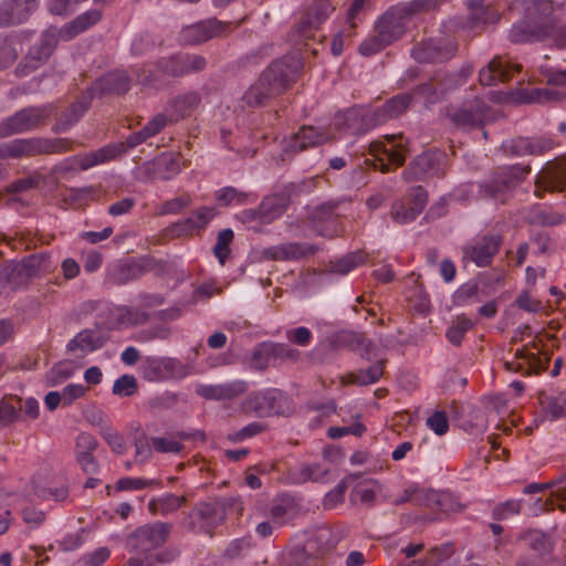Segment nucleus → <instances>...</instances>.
Here are the masks:
<instances>
[{"instance_id": "nucleus-1", "label": "nucleus", "mask_w": 566, "mask_h": 566, "mask_svg": "<svg viewBox=\"0 0 566 566\" xmlns=\"http://www.w3.org/2000/svg\"><path fill=\"white\" fill-rule=\"evenodd\" d=\"M300 63L292 57L272 62L243 94L247 107H261L268 101L283 94L296 81Z\"/></svg>"}, {"instance_id": "nucleus-2", "label": "nucleus", "mask_w": 566, "mask_h": 566, "mask_svg": "<svg viewBox=\"0 0 566 566\" xmlns=\"http://www.w3.org/2000/svg\"><path fill=\"white\" fill-rule=\"evenodd\" d=\"M525 6L524 19L512 25L509 40L515 44L539 42L548 39L556 29L553 3L548 0H518Z\"/></svg>"}, {"instance_id": "nucleus-3", "label": "nucleus", "mask_w": 566, "mask_h": 566, "mask_svg": "<svg viewBox=\"0 0 566 566\" xmlns=\"http://www.w3.org/2000/svg\"><path fill=\"white\" fill-rule=\"evenodd\" d=\"M409 19L400 4L389 8L376 22L374 34L365 39L358 52L371 56L401 39L407 31Z\"/></svg>"}, {"instance_id": "nucleus-4", "label": "nucleus", "mask_w": 566, "mask_h": 566, "mask_svg": "<svg viewBox=\"0 0 566 566\" xmlns=\"http://www.w3.org/2000/svg\"><path fill=\"white\" fill-rule=\"evenodd\" d=\"M208 65L207 59L201 54L195 53H175L157 60L147 71L144 82L159 87L161 78L167 77H185L197 74L206 70Z\"/></svg>"}, {"instance_id": "nucleus-5", "label": "nucleus", "mask_w": 566, "mask_h": 566, "mask_svg": "<svg viewBox=\"0 0 566 566\" xmlns=\"http://www.w3.org/2000/svg\"><path fill=\"white\" fill-rule=\"evenodd\" d=\"M530 171L531 167L528 165L521 164L497 167L478 184V195L481 199H492L504 203L512 191L524 181Z\"/></svg>"}, {"instance_id": "nucleus-6", "label": "nucleus", "mask_w": 566, "mask_h": 566, "mask_svg": "<svg viewBox=\"0 0 566 566\" xmlns=\"http://www.w3.org/2000/svg\"><path fill=\"white\" fill-rule=\"evenodd\" d=\"M241 411L247 416L269 418L289 416L293 411L289 395L277 388H266L251 391L240 403Z\"/></svg>"}, {"instance_id": "nucleus-7", "label": "nucleus", "mask_w": 566, "mask_h": 566, "mask_svg": "<svg viewBox=\"0 0 566 566\" xmlns=\"http://www.w3.org/2000/svg\"><path fill=\"white\" fill-rule=\"evenodd\" d=\"M72 149L73 143L66 138H18L0 145V159L63 154Z\"/></svg>"}, {"instance_id": "nucleus-8", "label": "nucleus", "mask_w": 566, "mask_h": 566, "mask_svg": "<svg viewBox=\"0 0 566 566\" xmlns=\"http://www.w3.org/2000/svg\"><path fill=\"white\" fill-rule=\"evenodd\" d=\"M229 505L230 501L223 497L195 504L186 517L187 530L212 537L216 528L224 523Z\"/></svg>"}, {"instance_id": "nucleus-9", "label": "nucleus", "mask_w": 566, "mask_h": 566, "mask_svg": "<svg viewBox=\"0 0 566 566\" xmlns=\"http://www.w3.org/2000/svg\"><path fill=\"white\" fill-rule=\"evenodd\" d=\"M54 111L53 104L28 106L17 111L0 122V139L46 126Z\"/></svg>"}, {"instance_id": "nucleus-10", "label": "nucleus", "mask_w": 566, "mask_h": 566, "mask_svg": "<svg viewBox=\"0 0 566 566\" xmlns=\"http://www.w3.org/2000/svg\"><path fill=\"white\" fill-rule=\"evenodd\" d=\"M336 545L332 531L325 527L316 530L303 544L292 546L287 560L294 566H318L321 559Z\"/></svg>"}, {"instance_id": "nucleus-11", "label": "nucleus", "mask_w": 566, "mask_h": 566, "mask_svg": "<svg viewBox=\"0 0 566 566\" xmlns=\"http://www.w3.org/2000/svg\"><path fill=\"white\" fill-rule=\"evenodd\" d=\"M171 523L154 522L137 527L126 539V548L130 554L153 556V552L161 547L169 538Z\"/></svg>"}, {"instance_id": "nucleus-12", "label": "nucleus", "mask_w": 566, "mask_h": 566, "mask_svg": "<svg viewBox=\"0 0 566 566\" xmlns=\"http://www.w3.org/2000/svg\"><path fill=\"white\" fill-rule=\"evenodd\" d=\"M301 359L298 349L284 343L263 342L255 346L251 355V366L255 370L295 364Z\"/></svg>"}, {"instance_id": "nucleus-13", "label": "nucleus", "mask_w": 566, "mask_h": 566, "mask_svg": "<svg viewBox=\"0 0 566 566\" xmlns=\"http://www.w3.org/2000/svg\"><path fill=\"white\" fill-rule=\"evenodd\" d=\"M448 165V156L443 150L431 148L418 155L403 170V178L411 182L428 177H443Z\"/></svg>"}, {"instance_id": "nucleus-14", "label": "nucleus", "mask_w": 566, "mask_h": 566, "mask_svg": "<svg viewBox=\"0 0 566 566\" xmlns=\"http://www.w3.org/2000/svg\"><path fill=\"white\" fill-rule=\"evenodd\" d=\"M385 138L392 143L388 148L382 142L375 140L369 144V154L375 157L374 160L365 159L364 164L373 169H379L386 174L390 171V165L400 167L406 161L405 145L395 143L397 138L402 139V135H386Z\"/></svg>"}, {"instance_id": "nucleus-15", "label": "nucleus", "mask_w": 566, "mask_h": 566, "mask_svg": "<svg viewBox=\"0 0 566 566\" xmlns=\"http://www.w3.org/2000/svg\"><path fill=\"white\" fill-rule=\"evenodd\" d=\"M60 40H62V35L57 27L51 25L45 29L41 34L40 42L29 49L23 63L18 65L17 72L19 74H28L46 63L55 51Z\"/></svg>"}, {"instance_id": "nucleus-16", "label": "nucleus", "mask_w": 566, "mask_h": 566, "mask_svg": "<svg viewBox=\"0 0 566 566\" xmlns=\"http://www.w3.org/2000/svg\"><path fill=\"white\" fill-rule=\"evenodd\" d=\"M503 244L499 233H486L462 247V262H472L479 268L490 266Z\"/></svg>"}, {"instance_id": "nucleus-17", "label": "nucleus", "mask_w": 566, "mask_h": 566, "mask_svg": "<svg viewBox=\"0 0 566 566\" xmlns=\"http://www.w3.org/2000/svg\"><path fill=\"white\" fill-rule=\"evenodd\" d=\"M334 126L339 132L360 136L379 126V124L374 109L354 106L337 114L334 118Z\"/></svg>"}, {"instance_id": "nucleus-18", "label": "nucleus", "mask_w": 566, "mask_h": 566, "mask_svg": "<svg viewBox=\"0 0 566 566\" xmlns=\"http://www.w3.org/2000/svg\"><path fill=\"white\" fill-rule=\"evenodd\" d=\"M231 31L232 22L210 18L184 27L180 31V41L186 45H198L213 38L227 35Z\"/></svg>"}, {"instance_id": "nucleus-19", "label": "nucleus", "mask_w": 566, "mask_h": 566, "mask_svg": "<svg viewBox=\"0 0 566 566\" xmlns=\"http://www.w3.org/2000/svg\"><path fill=\"white\" fill-rule=\"evenodd\" d=\"M329 138V134L325 128L304 125L289 140H285L280 160L282 163L291 160L295 154L310 147L322 145L328 142Z\"/></svg>"}, {"instance_id": "nucleus-20", "label": "nucleus", "mask_w": 566, "mask_h": 566, "mask_svg": "<svg viewBox=\"0 0 566 566\" xmlns=\"http://www.w3.org/2000/svg\"><path fill=\"white\" fill-rule=\"evenodd\" d=\"M457 50L458 45L451 39H428L413 45L411 56L419 63H442L449 61Z\"/></svg>"}, {"instance_id": "nucleus-21", "label": "nucleus", "mask_w": 566, "mask_h": 566, "mask_svg": "<svg viewBox=\"0 0 566 566\" xmlns=\"http://www.w3.org/2000/svg\"><path fill=\"white\" fill-rule=\"evenodd\" d=\"M428 193L421 186L410 189L407 196L391 205L390 216L399 224L413 221L424 209Z\"/></svg>"}, {"instance_id": "nucleus-22", "label": "nucleus", "mask_w": 566, "mask_h": 566, "mask_svg": "<svg viewBox=\"0 0 566 566\" xmlns=\"http://www.w3.org/2000/svg\"><path fill=\"white\" fill-rule=\"evenodd\" d=\"M491 108L481 98L463 103L448 114L450 120L459 128L483 126L490 119Z\"/></svg>"}, {"instance_id": "nucleus-23", "label": "nucleus", "mask_w": 566, "mask_h": 566, "mask_svg": "<svg viewBox=\"0 0 566 566\" xmlns=\"http://www.w3.org/2000/svg\"><path fill=\"white\" fill-rule=\"evenodd\" d=\"M335 10L333 0H315L308 6L300 22L294 28V33L300 39H312L319 25Z\"/></svg>"}, {"instance_id": "nucleus-24", "label": "nucleus", "mask_w": 566, "mask_h": 566, "mask_svg": "<svg viewBox=\"0 0 566 566\" xmlns=\"http://www.w3.org/2000/svg\"><path fill=\"white\" fill-rule=\"evenodd\" d=\"M338 202H325L315 208L310 216V227L316 234L324 238H334L342 232Z\"/></svg>"}, {"instance_id": "nucleus-25", "label": "nucleus", "mask_w": 566, "mask_h": 566, "mask_svg": "<svg viewBox=\"0 0 566 566\" xmlns=\"http://www.w3.org/2000/svg\"><path fill=\"white\" fill-rule=\"evenodd\" d=\"M521 71L520 63L512 62L504 55H495L488 65L480 70L479 82L483 86H494L510 81L515 73Z\"/></svg>"}, {"instance_id": "nucleus-26", "label": "nucleus", "mask_w": 566, "mask_h": 566, "mask_svg": "<svg viewBox=\"0 0 566 566\" xmlns=\"http://www.w3.org/2000/svg\"><path fill=\"white\" fill-rule=\"evenodd\" d=\"M536 186L545 191L566 190V154L545 165L536 178Z\"/></svg>"}, {"instance_id": "nucleus-27", "label": "nucleus", "mask_w": 566, "mask_h": 566, "mask_svg": "<svg viewBox=\"0 0 566 566\" xmlns=\"http://www.w3.org/2000/svg\"><path fill=\"white\" fill-rule=\"evenodd\" d=\"M146 271L136 261L116 260L107 265L104 283L111 286L125 285L140 279Z\"/></svg>"}, {"instance_id": "nucleus-28", "label": "nucleus", "mask_w": 566, "mask_h": 566, "mask_svg": "<svg viewBox=\"0 0 566 566\" xmlns=\"http://www.w3.org/2000/svg\"><path fill=\"white\" fill-rule=\"evenodd\" d=\"M300 186L289 184L280 192L268 195L262 198L260 207L268 224L279 219L287 209L291 196L296 195Z\"/></svg>"}, {"instance_id": "nucleus-29", "label": "nucleus", "mask_w": 566, "mask_h": 566, "mask_svg": "<svg viewBox=\"0 0 566 566\" xmlns=\"http://www.w3.org/2000/svg\"><path fill=\"white\" fill-rule=\"evenodd\" d=\"M248 389V381L235 379L214 385H200L197 387L196 394L207 400H233L244 395Z\"/></svg>"}, {"instance_id": "nucleus-30", "label": "nucleus", "mask_w": 566, "mask_h": 566, "mask_svg": "<svg viewBox=\"0 0 566 566\" xmlns=\"http://www.w3.org/2000/svg\"><path fill=\"white\" fill-rule=\"evenodd\" d=\"M38 8V0H3L0 4V27L25 22Z\"/></svg>"}, {"instance_id": "nucleus-31", "label": "nucleus", "mask_w": 566, "mask_h": 566, "mask_svg": "<svg viewBox=\"0 0 566 566\" xmlns=\"http://www.w3.org/2000/svg\"><path fill=\"white\" fill-rule=\"evenodd\" d=\"M549 87L534 88L530 93V101L537 103L560 102L566 93L553 86H566V70H547L544 73Z\"/></svg>"}, {"instance_id": "nucleus-32", "label": "nucleus", "mask_w": 566, "mask_h": 566, "mask_svg": "<svg viewBox=\"0 0 566 566\" xmlns=\"http://www.w3.org/2000/svg\"><path fill=\"white\" fill-rule=\"evenodd\" d=\"M130 88V77L125 71H113L97 78L92 86L86 90L94 96L111 94H125Z\"/></svg>"}, {"instance_id": "nucleus-33", "label": "nucleus", "mask_w": 566, "mask_h": 566, "mask_svg": "<svg viewBox=\"0 0 566 566\" xmlns=\"http://www.w3.org/2000/svg\"><path fill=\"white\" fill-rule=\"evenodd\" d=\"M92 99L93 94L85 91L67 109L60 114L52 126V132L60 134L69 130L88 111Z\"/></svg>"}, {"instance_id": "nucleus-34", "label": "nucleus", "mask_w": 566, "mask_h": 566, "mask_svg": "<svg viewBox=\"0 0 566 566\" xmlns=\"http://www.w3.org/2000/svg\"><path fill=\"white\" fill-rule=\"evenodd\" d=\"M201 95L197 91H188L172 97L166 111L171 122L189 117L201 104Z\"/></svg>"}, {"instance_id": "nucleus-35", "label": "nucleus", "mask_w": 566, "mask_h": 566, "mask_svg": "<svg viewBox=\"0 0 566 566\" xmlns=\"http://www.w3.org/2000/svg\"><path fill=\"white\" fill-rule=\"evenodd\" d=\"M467 7L469 14L465 25L469 29H476L500 20V14L491 7V0H468Z\"/></svg>"}, {"instance_id": "nucleus-36", "label": "nucleus", "mask_w": 566, "mask_h": 566, "mask_svg": "<svg viewBox=\"0 0 566 566\" xmlns=\"http://www.w3.org/2000/svg\"><path fill=\"white\" fill-rule=\"evenodd\" d=\"M318 248L314 244L286 242L265 250V255L275 261L300 260L306 255H313Z\"/></svg>"}, {"instance_id": "nucleus-37", "label": "nucleus", "mask_w": 566, "mask_h": 566, "mask_svg": "<svg viewBox=\"0 0 566 566\" xmlns=\"http://www.w3.org/2000/svg\"><path fill=\"white\" fill-rule=\"evenodd\" d=\"M335 348H348L358 353L363 358L369 359V355L375 347L374 343L365 334L343 331L333 336Z\"/></svg>"}, {"instance_id": "nucleus-38", "label": "nucleus", "mask_w": 566, "mask_h": 566, "mask_svg": "<svg viewBox=\"0 0 566 566\" xmlns=\"http://www.w3.org/2000/svg\"><path fill=\"white\" fill-rule=\"evenodd\" d=\"M411 102V94L401 93L387 99L381 106L374 108L378 124L382 125L388 120L398 118L409 108Z\"/></svg>"}, {"instance_id": "nucleus-39", "label": "nucleus", "mask_w": 566, "mask_h": 566, "mask_svg": "<svg viewBox=\"0 0 566 566\" xmlns=\"http://www.w3.org/2000/svg\"><path fill=\"white\" fill-rule=\"evenodd\" d=\"M181 364L172 358L146 357L142 364L143 377L149 381L166 379L172 376L176 367Z\"/></svg>"}, {"instance_id": "nucleus-40", "label": "nucleus", "mask_w": 566, "mask_h": 566, "mask_svg": "<svg viewBox=\"0 0 566 566\" xmlns=\"http://www.w3.org/2000/svg\"><path fill=\"white\" fill-rule=\"evenodd\" d=\"M57 264L48 252L34 253L22 260L23 275L27 279L45 276L53 273Z\"/></svg>"}, {"instance_id": "nucleus-41", "label": "nucleus", "mask_w": 566, "mask_h": 566, "mask_svg": "<svg viewBox=\"0 0 566 566\" xmlns=\"http://www.w3.org/2000/svg\"><path fill=\"white\" fill-rule=\"evenodd\" d=\"M101 19L102 12L97 9H92L77 15L73 21L62 28H57V30L61 33L63 41H70L80 33L95 25L101 21Z\"/></svg>"}, {"instance_id": "nucleus-42", "label": "nucleus", "mask_w": 566, "mask_h": 566, "mask_svg": "<svg viewBox=\"0 0 566 566\" xmlns=\"http://www.w3.org/2000/svg\"><path fill=\"white\" fill-rule=\"evenodd\" d=\"M537 400L546 417L551 420H557L566 417V391L547 392L539 391Z\"/></svg>"}, {"instance_id": "nucleus-43", "label": "nucleus", "mask_w": 566, "mask_h": 566, "mask_svg": "<svg viewBox=\"0 0 566 566\" xmlns=\"http://www.w3.org/2000/svg\"><path fill=\"white\" fill-rule=\"evenodd\" d=\"M125 153L124 144H111L104 146L95 151L84 154L77 157V164L82 170H86L93 166L104 164L112 159H115L117 156Z\"/></svg>"}, {"instance_id": "nucleus-44", "label": "nucleus", "mask_w": 566, "mask_h": 566, "mask_svg": "<svg viewBox=\"0 0 566 566\" xmlns=\"http://www.w3.org/2000/svg\"><path fill=\"white\" fill-rule=\"evenodd\" d=\"M107 342V337L97 329H84L80 332L67 344L69 352L82 350H96L102 348Z\"/></svg>"}, {"instance_id": "nucleus-45", "label": "nucleus", "mask_w": 566, "mask_h": 566, "mask_svg": "<svg viewBox=\"0 0 566 566\" xmlns=\"http://www.w3.org/2000/svg\"><path fill=\"white\" fill-rule=\"evenodd\" d=\"M328 474V469L318 462L304 463L290 472L293 483L303 484L306 482H323Z\"/></svg>"}, {"instance_id": "nucleus-46", "label": "nucleus", "mask_w": 566, "mask_h": 566, "mask_svg": "<svg viewBox=\"0 0 566 566\" xmlns=\"http://www.w3.org/2000/svg\"><path fill=\"white\" fill-rule=\"evenodd\" d=\"M181 171L179 157L163 155L151 164V172L155 179L170 180Z\"/></svg>"}, {"instance_id": "nucleus-47", "label": "nucleus", "mask_w": 566, "mask_h": 566, "mask_svg": "<svg viewBox=\"0 0 566 566\" xmlns=\"http://www.w3.org/2000/svg\"><path fill=\"white\" fill-rule=\"evenodd\" d=\"M515 359L524 363L525 376L539 375L548 367L549 358H541L538 355L528 352L525 347L517 349L515 353Z\"/></svg>"}, {"instance_id": "nucleus-48", "label": "nucleus", "mask_w": 566, "mask_h": 566, "mask_svg": "<svg viewBox=\"0 0 566 566\" xmlns=\"http://www.w3.org/2000/svg\"><path fill=\"white\" fill-rule=\"evenodd\" d=\"M251 197V193L239 190L235 187L227 186L214 191L213 198L221 207H229L231 205H245Z\"/></svg>"}, {"instance_id": "nucleus-49", "label": "nucleus", "mask_w": 566, "mask_h": 566, "mask_svg": "<svg viewBox=\"0 0 566 566\" xmlns=\"http://www.w3.org/2000/svg\"><path fill=\"white\" fill-rule=\"evenodd\" d=\"M187 503L185 495H175L172 493L166 494L158 500H153L149 503V510L153 512H159L161 515H168L176 512Z\"/></svg>"}, {"instance_id": "nucleus-50", "label": "nucleus", "mask_w": 566, "mask_h": 566, "mask_svg": "<svg viewBox=\"0 0 566 566\" xmlns=\"http://www.w3.org/2000/svg\"><path fill=\"white\" fill-rule=\"evenodd\" d=\"M528 546L535 551L541 557L552 554L555 542L553 537L538 530H532L526 534Z\"/></svg>"}, {"instance_id": "nucleus-51", "label": "nucleus", "mask_w": 566, "mask_h": 566, "mask_svg": "<svg viewBox=\"0 0 566 566\" xmlns=\"http://www.w3.org/2000/svg\"><path fill=\"white\" fill-rule=\"evenodd\" d=\"M22 399L17 396L4 397L0 400V426H9L19 419Z\"/></svg>"}, {"instance_id": "nucleus-52", "label": "nucleus", "mask_w": 566, "mask_h": 566, "mask_svg": "<svg viewBox=\"0 0 566 566\" xmlns=\"http://www.w3.org/2000/svg\"><path fill=\"white\" fill-rule=\"evenodd\" d=\"M480 286L475 281H469L460 285L452 295V303L454 306H465L470 303L480 301L479 298Z\"/></svg>"}, {"instance_id": "nucleus-53", "label": "nucleus", "mask_w": 566, "mask_h": 566, "mask_svg": "<svg viewBox=\"0 0 566 566\" xmlns=\"http://www.w3.org/2000/svg\"><path fill=\"white\" fill-rule=\"evenodd\" d=\"M366 255L361 252L348 253L345 256L331 262V271L339 275H346L359 264H363Z\"/></svg>"}, {"instance_id": "nucleus-54", "label": "nucleus", "mask_w": 566, "mask_h": 566, "mask_svg": "<svg viewBox=\"0 0 566 566\" xmlns=\"http://www.w3.org/2000/svg\"><path fill=\"white\" fill-rule=\"evenodd\" d=\"M413 94L423 97L428 104L438 103L446 95L438 81H434V75L428 82L418 85Z\"/></svg>"}, {"instance_id": "nucleus-55", "label": "nucleus", "mask_w": 566, "mask_h": 566, "mask_svg": "<svg viewBox=\"0 0 566 566\" xmlns=\"http://www.w3.org/2000/svg\"><path fill=\"white\" fill-rule=\"evenodd\" d=\"M444 0H411L399 3L410 20L415 14L438 10Z\"/></svg>"}, {"instance_id": "nucleus-56", "label": "nucleus", "mask_w": 566, "mask_h": 566, "mask_svg": "<svg viewBox=\"0 0 566 566\" xmlns=\"http://www.w3.org/2000/svg\"><path fill=\"white\" fill-rule=\"evenodd\" d=\"M149 321V314L143 308L123 306L119 308L118 322L125 325H142Z\"/></svg>"}, {"instance_id": "nucleus-57", "label": "nucleus", "mask_w": 566, "mask_h": 566, "mask_svg": "<svg viewBox=\"0 0 566 566\" xmlns=\"http://www.w3.org/2000/svg\"><path fill=\"white\" fill-rule=\"evenodd\" d=\"M233 238L234 234L231 229H223L218 234L217 242L213 247V253L222 265L226 263V260L230 254V244L232 243Z\"/></svg>"}, {"instance_id": "nucleus-58", "label": "nucleus", "mask_w": 566, "mask_h": 566, "mask_svg": "<svg viewBox=\"0 0 566 566\" xmlns=\"http://www.w3.org/2000/svg\"><path fill=\"white\" fill-rule=\"evenodd\" d=\"M0 275L14 290L20 289L29 280L23 275L22 261L18 264L4 265Z\"/></svg>"}, {"instance_id": "nucleus-59", "label": "nucleus", "mask_w": 566, "mask_h": 566, "mask_svg": "<svg viewBox=\"0 0 566 566\" xmlns=\"http://www.w3.org/2000/svg\"><path fill=\"white\" fill-rule=\"evenodd\" d=\"M434 511L441 513H453L460 512L463 510V505L460 503L459 499L448 492H439L437 491V499Z\"/></svg>"}, {"instance_id": "nucleus-60", "label": "nucleus", "mask_w": 566, "mask_h": 566, "mask_svg": "<svg viewBox=\"0 0 566 566\" xmlns=\"http://www.w3.org/2000/svg\"><path fill=\"white\" fill-rule=\"evenodd\" d=\"M137 379L133 375H123L113 385L112 392L119 397H130L137 392Z\"/></svg>"}, {"instance_id": "nucleus-61", "label": "nucleus", "mask_w": 566, "mask_h": 566, "mask_svg": "<svg viewBox=\"0 0 566 566\" xmlns=\"http://www.w3.org/2000/svg\"><path fill=\"white\" fill-rule=\"evenodd\" d=\"M213 217V208L201 207L185 221L184 226L187 230L203 229Z\"/></svg>"}, {"instance_id": "nucleus-62", "label": "nucleus", "mask_w": 566, "mask_h": 566, "mask_svg": "<svg viewBox=\"0 0 566 566\" xmlns=\"http://www.w3.org/2000/svg\"><path fill=\"white\" fill-rule=\"evenodd\" d=\"M522 509L521 500H507L493 507L492 517L496 521L506 520L513 515L520 514Z\"/></svg>"}, {"instance_id": "nucleus-63", "label": "nucleus", "mask_w": 566, "mask_h": 566, "mask_svg": "<svg viewBox=\"0 0 566 566\" xmlns=\"http://www.w3.org/2000/svg\"><path fill=\"white\" fill-rule=\"evenodd\" d=\"M266 430H268V426L265 423L251 422V423L247 424L245 427H243L242 429L229 434L228 439L231 442L238 443L245 439H249V438L255 437L260 433H263Z\"/></svg>"}, {"instance_id": "nucleus-64", "label": "nucleus", "mask_w": 566, "mask_h": 566, "mask_svg": "<svg viewBox=\"0 0 566 566\" xmlns=\"http://www.w3.org/2000/svg\"><path fill=\"white\" fill-rule=\"evenodd\" d=\"M103 439L111 447L112 451L118 454H124L127 450L124 437L112 428H105L102 431Z\"/></svg>"}]
</instances>
